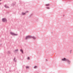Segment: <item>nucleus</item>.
<instances>
[{"label":"nucleus","instance_id":"nucleus-6","mask_svg":"<svg viewBox=\"0 0 73 73\" xmlns=\"http://www.w3.org/2000/svg\"><path fill=\"white\" fill-rule=\"evenodd\" d=\"M67 61H68V63L69 64H70V61L69 60H67Z\"/></svg>","mask_w":73,"mask_h":73},{"label":"nucleus","instance_id":"nucleus-17","mask_svg":"<svg viewBox=\"0 0 73 73\" xmlns=\"http://www.w3.org/2000/svg\"><path fill=\"white\" fill-rule=\"evenodd\" d=\"M1 1V0H0V1Z\"/></svg>","mask_w":73,"mask_h":73},{"label":"nucleus","instance_id":"nucleus-1","mask_svg":"<svg viewBox=\"0 0 73 73\" xmlns=\"http://www.w3.org/2000/svg\"><path fill=\"white\" fill-rule=\"evenodd\" d=\"M31 37H32V36H28L26 37L25 39L26 40H27L28 39V38H31Z\"/></svg>","mask_w":73,"mask_h":73},{"label":"nucleus","instance_id":"nucleus-11","mask_svg":"<svg viewBox=\"0 0 73 73\" xmlns=\"http://www.w3.org/2000/svg\"><path fill=\"white\" fill-rule=\"evenodd\" d=\"M22 15H25V13H22Z\"/></svg>","mask_w":73,"mask_h":73},{"label":"nucleus","instance_id":"nucleus-10","mask_svg":"<svg viewBox=\"0 0 73 73\" xmlns=\"http://www.w3.org/2000/svg\"><path fill=\"white\" fill-rule=\"evenodd\" d=\"M46 6H47V7H48V6H49V4H46Z\"/></svg>","mask_w":73,"mask_h":73},{"label":"nucleus","instance_id":"nucleus-15","mask_svg":"<svg viewBox=\"0 0 73 73\" xmlns=\"http://www.w3.org/2000/svg\"><path fill=\"white\" fill-rule=\"evenodd\" d=\"M28 59L29 60L30 59V58L29 57H28Z\"/></svg>","mask_w":73,"mask_h":73},{"label":"nucleus","instance_id":"nucleus-2","mask_svg":"<svg viewBox=\"0 0 73 73\" xmlns=\"http://www.w3.org/2000/svg\"><path fill=\"white\" fill-rule=\"evenodd\" d=\"M2 21L3 22H7V20L5 18H3L2 19Z\"/></svg>","mask_w":73,"mask_h":73},{"label":"nucleus","instance_id":"nucleus-7","mask_svg":"<svg viewBox=\"0 0 73 73\" xmlns=\"http://www.w3.org/2000/svg\"><path fill=\"white\" fill-rule=\"evenodd\" d=\"M67 61H68V63L69 64H70V61L69 60H67Z\"/></svg>","mask_w":73,"mask_h":73},{"label":"nucleus","instance_id":"nucleus-9","mask_svg":"<svg viewBox=\"0 0 73 73\" xmlns=\"http://www.w3.org/2000/svg\"><path fill=\"white\" fill-rule=\"evenodd\" d=\"M33 39H34V40H35L36 39V37H35V36H33L32 37Z\"/></svg>","mask_w":73,"mask_h":73},{"label":"nucleus","instance_id":"nucleus-5","mask_svg":"<svg viewBox=\"0 0 73 73\" xmlns=\"http://www.w3.org/2000/svg\"><path fill=\"white\" fill-rule=\"evenodd\" d=\"M5 8H9V7L7 6V5H5Z\"/></svg>","mask_w":73,"mask_h":73},{"label":"nucleus","instance_id":"nucleus-16","mask_svg":"<svg viewBox=\"0 0 73 73\" xmlns=\"http://www.w3.org/2000/svg\"><path fill=\"white\" fill-rule=\"evenodd\" d=\"M37 68V66H35L34 67V68L35 69H36V68Z\"/></svg>","mask_w":73,"mask_h":73},{"label":"nucleus","instance_id":"nucleus-14","mask_svg":"<svg viewBox=\"0 0 73 73\" xmlns=\"http://www.w3.org/2000/svg\"><path fill=\"white\" fill-rule=\"evenodd\" d=\"M46 8H47V9H50V8L49 7H46Z\"/></svg>","mask_w":73,"mask_h":73},{"label":"nucleus","instance_id":"nucleus-8","mask_svg":"<svg viewBox=\"0 0 73 73\" xmlns=\"http://www.w3.org/2000/svg\"><path fill=\"white\" fill-rule=\"evenodd\" d=\"M20 50L22 52V53H23V50L20 49Z\"/></svg>","mask_w":73,"mask_h":73},{"label":"nucleus","instance_id":"nucleus-12","mask_svg":"<svg viewBox=\"0 0 73 73\" xmlns=\"http://www.w3.org/2000/svg\"><path fill=\"white\" fill-rule=\"evenodd\" d=\"M18 49H17V50H15V52H18Z\"/></svg>","mask_w":73,"mask_h":73},{"label":"nucleus","instance_id":"nucleus-4","mask_svg":"<svg viewBox=\"0 0 73 73\" xmlns=\"http://www.w3.org/2000/svg\"><path fill=\"white\" fill-rule=\"evenodd\" d=\"M62 61H67V59H66V58H64L63 59H62Z\"/></svg>","mask_w":73,"mask_h":73},{"label":"nucleus","instance_id":"nucleus-13","mask_svg":"<svg viewBox=\"0 0 73 73\" xmlns=\"http://www.w3.org/2000/svg\"><path fill=\"white\" fill-rule=\"evenodd\" d=\"M26 68H27V69H28V68H29V66H27H27Z\"/></svg>","mask_w":73,"mask_h":73},{"label":"nucleus","instance_id":"nucleus-3","mask_svg":"<svg viewBox=\"0 0 73 73\" xmlns=\"http://www.w3.org/2000/svg\"><path fill=\"white\" fill-rule=\"evenodd\" d=\"M10 33L11 35H13V36H17V34H15L12 32H11Z\"/></svg>","mask_w":73,"mask_h":73}]
</instances>
